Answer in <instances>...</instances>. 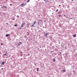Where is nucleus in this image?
Returning <instances> with one entry per match:
<instances>
[{
    "label": "nucleus",
    "instance_id": "nucleus-12",
    "mask_svg": "<svg viewBox=\"0 0 77 77\" xmlns=\"http://www.w3.org/2000/svg\"><path fill=\"white\" fill-rule=\"evenodd\" d=\"M39 21H41V22H42V20H39Z\"/></svg>",
    "mask_w": 77,
    "mask_h": 77
},
{
    "label": "nucleus",
    "instance_id": "nucleus-27",
    "mask_svg": "<svg viewBox=\"0 0 77 77\" xmlns=\"http://www.w3.org/2000/svg\"><path fill=\"white\" fill-rule=\"evenodd\" d=\"M21 29V28L20 27V28H19L20 29Z\"/></svg>",
    "mask_w": 77,
    "mask_h": 77
},
{
    "label": "nucleus",
    "instance_id": "nucleus-29",
    "mask_svg": "<svg viewBox=\"0 0 77 77\" xmlns=\"http://www.w3.org/2000/svg\"><path fill=\"white\" fill-rule=\"evenodd\" d=\"M59 44H60V42H59Z\"/></svg>",
    "mask_w": 77,
    "mask_h": 77
},
{
    "label": "nucleus",
    "instance_id": "nucleus-6",
    "mask_svg": "<svg viewBox=\"0 0 77 77\" xmlns=\"http://www.w3.org/2000/svg\"><path fill=\"white\" fill-rule=\"evenodd\" d=\"M73 37H75L76 36V34H75V35H73Z\"/></svg>",
    "mask_w": 77,
    "mask_h": 77
},
{
    "label": "nucleus",
    "instance_id": "nucleus-3",
    "mask_svg": "<svg viewBox=\"0 0 77 77\" xmlns=\"http://www.w3.org/2000/svg\"><path fill=\"white\" fill-rule=\"evenodd\" d=\"M26 5H24L23 3L21 4L20 5V6H21L22 7H23L24 6H25Z\"/></svg>",
    "mask_w": 77,
    "mask_h": 77
},
{
    "label": "nucleus",
    "instance_id": "nucleus-26",
    "mask_svg": "<svg viewBox=\"0 0 77 77\" xmlns=\"http://www.w3.org/2000/svg\"><path fill=\"white\" fill-rule=\"evenodd\" d=\"M10 6H12V4H10Z\"/></svg>",
    "mask_w": 77,
    "mask_h": 77
},
{
    "label": "nucleus",
    "instance_id": "nucleus-10",
    "mask_svg": "<svg viewBox=\"0 0 77 77\" xmlns=\"http://www.w3.org/2000/svg\"><path fill=\"white\" fill-rule=\"evenodd\" d=\"M3 7L4 8H6V9H7V7H5V6H3Z\"/></svg>",
    "mask_w": 77,
    "mask_h": 77
},
{
    "label": "nucleus",
    "instance_id": "nucleus-5",
    "mask_svg": "<svg viewBox=\"0 0 77 77\" xmlns=\"http://www.w3.org/2000/svg\"><path fill=\"white\" fill-rule=\"evenodd\" d=\"M8 36H9V35L7 34L6 35V36L7 37H8Z\"/></svg>",
    "mask_w": 77,
    "mask_h": 77
},
{
    "label": "nucleus",
    "instance_id": "nucleus-30",
    "mask_svg": "<svg viewBox=\"0 0 77 77\" xmlns=\"http://www.w3.org/2000/svg\"><path fill=\"white\" fill-rule=\"evenodd\" d=\"M13 20H15V19H13Z\"/></svg>",
    "mask_w": 77,
    "mask_h": 77
},
{
    "label": "nucleus",
    "instance_id": "nucleus-16",
    "mask_svg": "<svg viewBox=\"0 0 77 77\" xmlns=\"http://www.w3.org/2000/svg\"><path fill=\"white\" fill-rule=\"evenodd\" d=\"M53 62H55V59H54L53 60Z\"/></svg>",
    "mask_w": 77,
    "mask_h": 77
},
{
    "label": "nucleus",
    "instance_id": "nucleus-39",
    "mask_svg": "<svg viewBox=\"0 0 77 77\" xmlns=\"http://www.w3.org/2000/svg\"><path fill=\"white\" fill-rule=\"evenodd\" d=\"M27 18H28V17H27Z\"/></svg>",
    "mask_w": 77,
    "mask_h": 77
},
{
    "label": "nucleus",
    "instance_id": "nucleus-13",
    "mask_svg": "<svg viewBox=\"0 0 77 77\" xmlns=\"http://www.w3.org/2000/svg\"><path fill=\"white\" fill-rule=\"evenodd\" d=\"M14 26H18V25H14Z\"/></svg>",
    "mask_w": 77,
    "mask_h": 77
},
{
    "label": "nucleus",
    "instance_id": "nucleus-21",
    "mask_svg": "<svg viewBox=\"0 0 77 77\" xmlns=\"http://www.w3.org/2000/svg\"><path fill=\"white\" fill-rule=\"evenodd\" d=\"M38 24H39V22H38Z\"/></svg>",
    "mask_w": 77,
    "mask_h": 77
},
{
    "label": "nucleus",
    "instance_id": "nucleus-15",
    "mask_svg": "<svg viewBox=\"0 0 77 77\" xmlns=\"http://www.w3.org/2000/svg\"><path fill=\"white\" fill-rule=\"evenodd\" d=\"M24 24H24V23H23L22 24V25H23V26H24Z\"/></svg>",
    "mask_w": 77,
    "mask_h": 77
},
{
    "label": "nucleus",
    "instance_id": "nucleus-20",
    "mask_svg": "<svg viewBox=\"0 0 77 77\" xmlns=\"http://www.w3.org/2000/svg\"><path fill=\"white\" fill-rule=\"evenodd\" d=\"M3 68H2L1 69V70H3Z\"/></svg>",
    "mask_w": 77,
    "mask_h": 77
},
{
    "label": "nucleus",
    "instance_id": "nucleus-24",
    "mask_svg": "<svg viewBox=\"0 0 77 77\" xmlns=\"http://www.w3.org/2000/svg\"><path fill=\"white\" fill-rule=\"evenodd\" d=\"M60 16H61L60 15H59V17H60Z\"/></svg>",
    "mask_w": 77,
    "mask_h": 77
},
{
    "label": "nucleus",
    "instance_id": "nucleus-35",
    "mask_svg": "<svg viewBox=\"0 0 77 77\" xmlns=\"http://www.w3.org/2000/svg\"><path fill=\"white\" fill-rule=\"evenodd\" d=\"M72 1H73V0H72Z\"/></svg>",
    "mask_w": 77,
    "mask_h": 77
},
{
    "label": "nucleus",
    "instance_id": "nucleus-23",
    "mask_svg": "<svg viewBox=\"0 0 77 77\" xmlns=\"http://www.w3.org/2000/svg\"><path fill=\"white\" fill-rule=\"evenodd\" d=\"M1 45H3V44H2V43H1Z\"/></svg>",
    "mask_w": 77,
    "mask_h": 77
},
{
    "label": "nucleus",
    "instance_id": "nucleus-28",
    "mask_svg": "<svg viewBox=\"0 0 77 77\" xmlns=\"http://www.w3.org/2000/svg\"><path fill=\"white\" fill-rule=\"evenodd\" d=\"M60 54H62V53H61V52H60Z\"/></svg>",
    "mask_w": 77,
    "mask_h": 77
},
{
    "label": "nucleus",
    "instance_id": "nucleus-8",
    "mask_svg": "<svg viewBox=\"0 0 77 77\" xmlns=\"http://www.w3.org/2000/svg\"><path fill=\"white\" fill-rule=\"evenodd\" d=\"M63 72H66V70H63Z\"/></svg>",
    "mask_w": 77,
    "mask_h": 77
},
{
    "label": "nucleus",
    "instance_id": "nucleus-22",
    "mask_svg": "<svg viewBox=\"0 0 77 77\" xmlns=\"http://www.w3.org/2000/svg\"><path fill=\"white\" fill-rule=\"evenodd\" d=\"M18 45H20V44L19 43H18Z\"/></svg>",
    "mask_w": 77,
    "mask_h": 77
},
{
    "label": "nucleus",
    "instance_id": "nucleus-36",
    "mask_svg": "<svg viewBox=\"0 0 77 77\" xmlns=\"http://www.w3.org/2000/svg\"><path fill=\"white\" fill-rule=\"evenodd\" d=\"M44 1H45V0H44Z\"/></svg>",
    "mask_w": 77,
    "mask_h": 77
},
{
    "label": "nucleus",
    "instance_id": "nucleus-9",
    "mask_svg": "<svg viewBox=\"0 0 77 77\" xmlns=\"http://www.w3.org/2000/svg\"><path fill=\"white\" fill-rule=\"evenodd\" d=\"M4 63H5V62H4L2 63V65H4Z\"/></svg>",
    "mask_w": 77,
    "mask_h": 77
},
{
    "label": "nucleus",
    "instance_id": "nucleus-38",
    "mask_svg": "<svg viewBox=\"0 0 77 77\" xmlns=\"http://www.w3.org/2000/svg\"><path fill=\"white\" fill-rule=\"evenodd\" d=\"M39 16H40V15H39Z\"/></svg>",
    "mask_w": 77,
    "mask_h": 77
},
{
    "label": "nucleus",
    "instance_id": "nucleus-32",
    "mask_svg": "<svg viewBox=\"0 0 77 77\" xmlns=\"http://www.w3.org/2000/svg\"><path fill=\"white\" fill-rule=\"evenodd\" d=\"M51 52H53V51H51Z\"/></svg>",
    "mask_w": 77,
    "mask_h": 77
},
{
    "label": "nucleus",
    "instance_id": "nucleus-31",
    "mask_svg": "<svg viewBox=\"0 0 77 77\" xmlns=\"http://www.w3.org/2000/svg\"><path fill=\"white\" fill-rule=\"evenodd\" d=\"M59 6H60V5H59Z\"/></svg>",
    "mask_w": 77,
    "mask_h": 77
},
{
    "label": "nucleus",
    "instance_id": "nucleus-7",
    "mask_svg": "<svg viewBox=\"0 0 77 77\" xmlns=\"http://www.w3.org/2000/svg\"><path fill=\"white\" fill-rule=\"evenodd\" d=\"M19 43L20 44H22V42H19Z\"/></svg>",
    "mask_w": 77,
    "mask_h": 77
},
{
    "label": "nucleus",
    "instance_id": "nucleus-33",
    "mask_svg": "<svg viewBox=\"0 0 77 77\" xmlns=\"http://www.w3.org/2000/svg\"><path fill=\"white\" fill-rule=\"evenodd\" d=\"M6 24H8V23H6Z\"/></svg>",
    "mask_w": 77,
    "mask_h": 77
},
{
    "label": "nucleus",
    "instance_id": "nucleus-4",
    "mask_svg": "<svg viewBox=\"0 0 77 77\" xmlns=\"http://www.w3.org/2000/svg\"><path fill=\"white\" fill-rule=\"evenodd\" d=\"M39 68H38L37 69H37V71H39Z\"/></svg>",
    "mask_w": 77,
    "mask_h": 77
},
{
    "label": "nucleus",
    "instance_id": "nucleus-37",
    "mask_svg": "<svg viewBox=\"0 0 77 77\" xmlns=\"http://www.w3.org/2000/svg\"><path fill=\"white\" fill-rule=\"evenodd\" d=\"M47 2H48V1H47Z\"/></svg>",
    "mask_w": 77,
    "mask_h": 77
},
{
    "label": "nucleus",
    "instance_id": "nucleus-19",
    "mask_svg": "<svg viewBox=\"0 0 77 77\" xmlns=\"http://www.w3.org/2000/svg\"><path fill=\"white\" fill-rule=\"evenodd\" d=\"M5 55H6V54H4V56H5Z\"/></svg>",
    "mask_w": 77,
    "mask_h": 77
},
{
    "label": "nucleus",
    "instance_id": "nucleus-25",
    "mask_svg": "<svg viewBox=\"0 0 77 77\" xmlns=\"http://www.w3.org/2000/svg\"><path fill=\"white\" fill-rule=\"evenodd\" d=\"M30 54H28V56H30Z\"/></svg>",
    "mask_w": 77,
    "mask_h": 77
},
{
    "label": "nucleus",
    "instance_id": "nucleus-14",
    "mask_svg": "<svg viewBox=\"0 0 77 77\" xmlns=\"http://www.w3.org/2000/svg\"><path fill=\"white\" fill-rule=\"evenodd\" d=\"M23 26L22 25H21V27H23Z\"/></svg>",
    "mask_w": 77,
    "mask_h": 77
},
{
    "label": "nucleus",
    "instance_id": "nucleus-2",
    "mask_svg": "<svg viewBox=\"0 0 77 77\" xmlns=\"http://www.w3.org/2000/svg\"><path fill=\"white\" fill-rule=\"evenodd\" d=\"M49 35V34L48 33H47L46 34H45V36L46 37V38H47V35Z\"/></svg>",
    "mask_w": 77,
    "mask_h": 77
},
{
    "label": "nucleus",
    "instance_id": "nucleus-34",
    "mask_svg": "<svg viewBox=\"0 0 77 77\" xmlns=\"http://www.w3.org/2000/svg\"><path fill=\"white\" fill-rule=\"evenodd\" d=\"M65 15H64V17H65Z\"/></svg>",
    "mask_w": 77,
    "mask_h": 77
},
{
    "label": "nucleus",
    "instance_id": "nucleus-18",
    "mask_svg": "<svg viewBox=\"0 0 77 77\" xmlns=\"http://www.w3.org/2000/svg\"><path fill=\"white\" fill-rule=\"evenodd\" d=\"M57 11H58V9H57V10H56V11H57Z\"/></svg>",
    "mask_w": 77,
    "mask_h": 77
},
{
    "label": "nucleus",
    "instance_id": "nucleus-1",
    "mask_svg": "<svg viewBox=\"0 0 77 77\" xmlns=\"http://www.w3.org/2000/svg\"><path fill=\"white\" fill-rule=\"evenodd\" d=\"M35 24H36V21H35L34 22H33V24H32V25L31 27H33Z\"/></svg>",
    "mask_w": 77,
    "mask_h": 77
},
{
    "label": "nucleus",
    "instance_id": "nucleus-17",
    "mask_svg": "<svg viewBox=\"0 0 77 77\" xmlns=\"http://www.w3.org/2000/svg\"><path fill=\"white\" fill-rule=\"evenodd\" d=\"M6 54H8V51H6Z\"/></svg>",
    "mask_w": 77,
    "mask_h": 77
},
{
    "label": "nucleus",
    "instance_id": "nucleus-11",
    "mask_svg": "<svg viewBox=\"0 0 77 77\" xmlns=\"http://www.w3.org/2000/svg\"><path fill=\"white\" fill-rule=\"evenodd\" d=\"M28 1H27V3H28V2H30V0H28Z\"/></svg>",
    "mask_w": 77,
    "mask_h": 77
}]
</instances>
